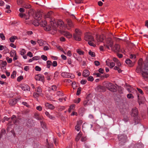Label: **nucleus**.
<instances>
[{"mask_svg":"<svg viewBox=\"0 0 148 148\" xmlns=\"http://www.w3.org/2000/svg\"><path fill=\"white\" fill-rule=\"evenodd\" d=\"M41 58L45 61H46L47 60V57L44 55H42L41 56Z\"/></svg>","mask_w":148,"mask_h":148,"instance_id":"603ef678","label":"nucleus"},{"mask_svg":"<svg viewBox=\"0 0 148 148\" xmlns=\"http://www.w3.org/2000/svg\"><path fill=\"white\" fill-rule=\"evenodd\" d=\"M82 75L84 77H87L90 75V72L88 70H85L83 72Z\"/></svg>","mask_w":148,"mask_h":148,"instance_id":"6ab92c4d","label":"nucleus"},{"mask_svg":"<svg viewBox=\"0 0 148 148\" xmlns=\"http://www.w3.org/2000/svg\"><path fill=\"white\" fill-rule=\"evenodd\" d=\"M66 21L67 23V25L69 27V28L67 27V28L68 29H69L70 28L73 27H74V24L72 21L70 19L67 18ZM67 27V26H66Z\"/></svg>","mask_w":148,"mask_h":148,"instance_id":"f8f14e48","label":"nucleus"},{"mask_svg":"<svg viewBox=\"0 0 148 148\" xmlns=\"http://www.w3.org/2000/svg\"><path fill=\"white\" fill-rule=\"evenodd\" d=\"M33 96L35 98H38L39 96L37 92L34 93Z\"/></svg>","mask_w":148,"mask_h":148,"instance_id":"338daca9","label":"nucleus"},{"mask_svg":"<svg viewBox=\"0 0 148 148\" xmlns=\"http://www.w3.org/2000/svg\"><path fill=\"white\" fill-rule=\"evenodd\" d=\"M35 69L36 71H40L41 70V68L38 66H36L35 67Z\"/></svg>","mask_w":148,"mask_h":148,"instance_id":"6e6d98bb","label":"nucleus"},{"mask_svg":"<svg viewBox=\"0 0 148 148\" xmlns=\"http://www.w3.org/2000/svg\"><path fill=\"white\" fill-rule=\"evenodd\" d=\"M131 114L132 116L134 117H137L138 115V109L136 107L133 108L131 112Z\"/></svg>","mask_w":148,"mask_h":148,"instance_id":"9b49d317","label":"nucleus"},{"mask_svg":"<svg viewBox=\"0 0 148 148\" xmlns=\"http://www.w3.org/2000/svg\"><path fill=\"white\" fill-rule=\"evenodd\" d=\"M127 97L129 99L133 98H134L133 95L131 94H127Z\"/></svg>","mask_w":148,"mask_h":148,"instance_id":"0e129e2a","label":"nucleus"},{"mask_svg":"<svg viewBox=\"0 0 148 148\" xmlns=\"http://www.w3.org/2000/svg\"><path fill=\"white\" fill-rule=\"evenodd\" d=\"M40 58V57L38 56H34L33 58V60H37Z\"/></svg>","mask_w":148,"mask_h":148,"instance_id":"774afa93","label":"nucleus"},{"mask_svg":"<svg viewBox=\"0 0 148 148\" xmlns=\"http://www.w3.org/2000/svg\"><path fill=\"white\" fill-rule=\"evenodd\" d=\"M130 58L131 59H134L136 58V56L135 55L131 54L130 55Z\"/></svg>","mask_w":148,"mask_h":148,"instance_id":"e2e57ef3","label":"nucleus"},{"mask_svg":"<svg viewBox=\"0 0 148 148\" xmlns=\"http://www.w3.org/2000/svg\"><path fill=\"white\" fill-rule=\"evenodd\" d=\"M2 66H1V68H3L5 66H6L7 64L6 62L5 61H2L1 63Z\"/></svg>","mask_w":148,"mask_h":148,"instance_id":"a18cd8bd","label":"nucleus"},{"mask_svg":"<svg viewBox=\"0 0 148 148\" xmlns=\"http://www.w3.org/2000/svg\"><path fill=\"white\" fill-rule=\"evenodd\" d=\"M87 138L86 136H82L81 138V140L82 142H85Z\"/></svg>","mask_w":148,"mask_h":148,"instance_id":"5fc2aeb1","label":"nucleus"},{"mask_svg":"<svg viewBox=\"0 0 148 148\" xmlns=\"http://www.w3.org/2000/svg\"><path fill=\"white\" fill-rule=\"evenodd\" d=\"M98 91L99 92H104L106 91V88L100 85L98 86L97 87Z\"/></svg>","mask_w":148,"mask_h":148,"instance_id":"f3484780","label":"nucleus"},{"mask_svg":"<svg viewBox=\"0 0 148 148\" xmlns=\"http://www.w3.org/2000/svg\"><path fill=\"white\" fill-rule=\"evenodd\" d=\"M40 25L44 27L47 25V22L45 20L42 21L40 23Z\"/></svg>","mask_w":148,"mask_h":148,"instance_id":"5701e85b","label":"nucleus"},{"mask_svg":"<svg viewBox=\"0 0 148 148\" xmlns=\"http://www.w3.org/2000/svg\"><path fill=\"white\" fill-rule=\"evenodd\" d=\"M0 37L1 38L2 40H5V37L4 35V34L3 33H0Z\"/></svg>","mask_w":148,"mask_h":148,"instance_id":"de8ad7c7","label":"nucleus"},{"mask_svg":"<svg viewBox=\"0 0 148 148\" xmlns=\"http://www.w3.org/2000/svg\"><path fill=\"white\" fill-rule=\"evenodd\" d=\"M45 114L46 115L48 116L49 118L51 119H54V117L53 116H52L51 115L49 112L47 111H46L45 112Z\"/></svg>","mask_w":148,"mask_h":148,"instance_id":"bb28decb","label":"nucleus"},{"mask_svg":"<svg viewBox=\"0 0 148 148\" xmlns=\"http://www.w3.org/2000/svg\"><path fill=\"white\" fill-rule=\"evenodd\" d=\"M23 79V76L21 75L19 76L17 78V80L18 82H20L22 79Z\"/></svg>","mask_w":148,"mask_h":148,"instance_id":"09e8293b","label":"nucleus"},{"mask_svg":"<svg viewBox=\"0 0 148 148\" xmlns=\"http://www.w3.org/2000/svg\"><path fill=\"white\" fill-rule=\"evenodd\" d=\"M84 39L86 41H95V39L90 34H86L84 37Z\"/></svg>","mask_w":148,"mask_h":148,"instance_id":"9d476101","label":"nucleus"},{"mask_svg":"<svg viewBox=\"0 0 148 148\" xmlns=\"http://www.w3.org/2000/svg\"><path fill=\"white\" fill-rule=\"evenodd\" d=\"M61 75L64 78H71L72 79L74 78V75L66 72H63L61 73Z\"/></svg>","mask_w":148,"mask_h":148,"instance_id":"0eeeda50","label":"nucleus"},{"mask_svg":"<svg viewBox=\"0 0 148 148\" xmlns=\"http://www.w3.org/2000/svg\"><path fill=\"white\" fill-rule=\"evenodd\" d=\"M138 73L142 72V75L144 79L148 78V62L143 63L140 59L138 62V66L136 69Z\"/></svg>","mask_w":148,"mask_h":148,"instance_id":"f257e3e1","label":"nucleus"},{"mask_svg":"<svg viewBox=\"0 0 148 148\" xmlns=\"http://www.w3.org/2000/svg\"><path fill=\"white\" fill-rule=\"evenodd\" d=\"M50 23L53 29L55 31L56 30V28L58 26L62 28L64 26V23L61 20H59L57 22L55 20L51 21Z\"/></svg>","mask_w":148,"mask_h":148,"instance_id":"7ed1b4c3","label":"nucleus"},{"mask_svg":"<svg viewBox=\"0 0 148 148\" xmlns=\"http://www.w3.org/2000/svg\"><path fill=\"white\" fill-rule=\"evenodd\" d=\"M132 62V61L131 60L129 59H127L125 61V63L128 65H130V66H131V65Z\"/></svg>","mask_w":148,"mask_h":148,"instance_id":"4c0bfd02","label":"nucleus"},{"mask_svg":"<svg viewBox=\"0 0 148 148\" xmlns=\"http://www.w3.org/2000/svg\"><path fill=\"white\" fill-rule=\"evenodd\" d=\"M25 53V50L24 49H23L20 52V54L22 56L24 55Z\"/></svg>","mask_w":148,"mask_h":148,"instance_id":"8fccbe9b","label":"nucleus"},{"mask_svg":"<svg viewBox=\"0 0 148 148\" xmlns=\"http://www.w3.org/2000/svg\"><path fill=\"white\" fill-rule=\"evenodd\" d=\"M52 27L50 25H46L45 27H44V29L47 31H49L51 29Z\"/></svg>","mask_w":148,"mask_h":148,"instance_id":"cd10ccee","label":"nucleus"},{"mask_svg":"<svg viewBox=\"0 0 148 148\" xmlns=\"http://www.w3.org/2000/svg\"><path fill=\"white\" fill-rule=\"evenodd\" d=\"M47 66L48 68H49L52 65V62L50 60H48L47 62Z\"/></svg>","mask_w":148,"mask_h":148,"instance_id":"f704fd0d","label":"nucleus"},{"mask_svg":"<svg viewBox=\"0 0 148 148\" xmlns=\"http://www.w3.org/2000/svg\"><path fill=\"white\" fill-rule=\"evenodd\" d=\"M28 16H25V18L26 20H28L29 19V17L31 15L33 16V18L37 21H39L42 17V13L41 12H38L34 13L33 10H29L28 12Z\"/></svg>","mask_w":148,"mask_h":148,"instance_id":"f03ea898","label":"nucleus"},{"mask_svg":"<svg viewBox=\"0 0 148 148\" xmlns=\"http://www.w3.org/2000/svg\"><path fill=\"white\" fill-rule=\"evenodd\" d=\"M11 123V121H9V123L7 125L8 127L7 129V130L8 132H9V131H10V129L11 128V126L12 125Z\"/></svg>","mask_w":148,"mask_h":148,"instance_id":"72a5a7b5","label":"nucleus"},{"mask_svg":"<svg viewBox=\"0 0 148 148\" xmlns=\"http://www.w3.org/2000/svg\"><path fill=\"white\" fill-rule=\"evenodd\" d=\"M45 106L47 108L51 110H53L55 108V107L52 104L47 103L45 104Z\"/></svg>","mask_w":148,"mask_h":148,"instance_id":"aec40b11","label":"nucleus"},{"mask_svg":"<svg viewBox=\"0 0 148 148\" xmlns=\"http://www.w3.org/2000/svg\"><path fill=\"white\" fill-rule=\"evenodd\" d=\"M106 44V45H104L106 48L109 49L110 47L112 49L113 47V41L111 39H109L107 41Z\"/></svg>","mask_w":148,"mask_h":148,"instance_id":"1a4fd4ad","label":"nucleus"},{"mask_svg":"<svg viewBox=\"0 0 148 148\" xmlns=\"http://www.w3.org/2000/svg\"><path fill=\"white\" fill-rule=\"evenodd\" d=\"M17 37L15 36H11L10 38V41L11 42H14L15 40L17 38Z\"/></svg>","mask_w":148,"mask_h":148,"instance_id":"7c9ffc66","label":"nucleus"},{"mask_svg":"<svg viewBox=\"0 0 148 148\" xmlns=\"http://www.w3.org/2000/svg\"><path fill=\"white\" fill-rule=\"evenodd\" d=\"M115 65V64L114 62H112L110 63V66H109L111 68H112Z\"/></svg>","mask_w":148,"mask_h":148,"instance_id":"bf43d9fd","label":"nucleus"},{"mask_svg":"<svg viewBox=\"0 0 148 148\" xmlns=\"http://www.w3.org/2000/svg\"><path fill=\"white\" fill-rule=\"evenodd\" d=\"M63 34L65 37L69 38H70L72 37V34L67 31H64V32Z\"/></svg>","mask_w":148,"mask_h":148,"instance_id":"412c9836","label":"nucleus"},{"mask_svg":"<svg viewBox=\"0 0 148 148\" xmlns=\"http://www.w3.org/2000/svg\"><path fill=\"white\" fill-rule=\"evenodd\" d=\"M52 65L54 67H56L57 65V63L56 61H53L52 63Z\"/></svg>","mask_w":148,"mask_h":148,"instance_id":"052dcab7","label":"nucleus"},{"mask_svg":"<svg viewBox=\"0 0 148 148\" xmlns=\"http://www.w3.org/2000/svg\"><path fill=\"white\" fill-rule=\"evenodd\" d=\"M75 129L77 131H79L80 129V127L77 125L75 127Z\"/></svg>","mask_w":148,"mask_h":148,"instance_id":"13d9d810","label":"nucleus"},{"mask_svg":"<svg viewBox=\"0 0 148 148\" xmlns=\"http://www.w3.org/2000/svg\"><path fill=\"white\" fill-rule=\"evenodd\" d=\"M32 122L33 121L32 119H28L27 123V126L28 127H32Z\"/></svg>","mask_w":148,"mask_h":148,"instance_id":"c756f323","label":"nucleus"},{"mask_svg":"<svg viewBox=\"0 0 148 148\" xmlns=\"http://www.w3.org/2000/svg\"><path fill=\"white\" fill-rule=\"evenodd\" d=\"M21 87L22 89L24 91L28 90L29 89V87L27 84H22L21 86Z\"/></svg>","mask_w":148,"mask_h":148,"instance_id":"a211bd4d","label":"nucleus"},{"mask_svg":"<svg viewBox=\"0 0 148 148\" xmlns=\"http://www.w3.org/2000/svg\"><path fill=\"white\" fill-rule=\"evenodd\" d=\"M26 23L27 24H28L29 25H30L31 24H33V25H34V26H38L39 24V21H30V22L28 23L27 22H26Z\"/></svg>","mask_w":148,"mask_h":148,"instance_id":"2eb2a0df","label":"nucleus"},{"mask_svg":"<svg viewBox=\"0 0 148 148\" xmlns=\"http://www.w3.org/2000/svg\"><path fill=\"white\" fill-rule=\"evenodd\" d=\"M120 46L119 45L116 44L113 47L112 50L118 53L119 52Z\"/></svg>","mask_w":148,"mask_h":148,"instance_id":"ddd939ff","label":"nucleus"},{"mask_svg":"<svg viewBox=\"0 0 148 148\" xmlns=\"http://www.w3.org/2000/svg\"><path fill=\"white\" fill-rule=\"evenodd\" d=\"M17 3L18 5H22L23 4V0H17Z\"/></svg>","mask_w":148,"mask_h":148,"instance_id":"58836bf2","label":"nucleus"},{"mask_svg":"<svg viewBox=\"0 0 148 148\" xmlns=\"http://www.w3.org/2000/svg\"><path fill=\"white\" fill-rule=\"evenodd\" d=\"M87 80L88 81L92 82L94 80V78L92 76H90L87 78Z\"/></svg>","mask_w":148,"mask_h":148,"instance_id":"3c124183","label":"nucleus"},{"mask_svg":"<svg viewBox=\"0 0 148 148\" xmlns=\"http://www.w3.org/2000/svg\"><path fill=\"white\" fill-rule=\"evenodd\" d=\"M21 6L23 7L26 9H29L31 7V5L27 3L24 4Z\"/></svg>","mask_w":148,"mask_h":148,"instance_id":"393cba45","label":"nucleus"},{"mask_svg":"<svg viewBox=\"0 0 148 148\" xmlns=\"http://www.w3.org/2000/svg\"><path fill=\"white\" fill-rule=\"evenodd\" d=\"M82 135V134L80 132L77 134L75 138V140L77 142L79 141Z\"/></svg>","mask_w":148,"mask_h":148,"instance_id":"2f4dec72","label":"nucleus"},{"mask_svg":"<svg viewBox=\"0 0 148 148\" xmlns=\"http://www.w3.org/2000/svg\"><path fill=\"white\" fill-rule=\"evenodd\" d=\"M89 54L92 57H94L95 56V53L90 51L89 52Z\"/></svg>","mask_w":148,"mask_h":148,"instance_id":"37998d69","label":"nucleus"},{"mask_svg":"<svg viewBox=\"0 0 148 148\" xmlns=\"http://www.w3.org/2000/svg\"><path fill=\"white\" fill-rule=\"evenodd\" d=\"M104 39L102 36H97V40L98 42H102Z\"/></svg>","mask_w":148,"mask_h":148,"instance_id":"b1692460","label":"nucleus"},{"mask_svg":"<svg viewBox=\"0 0 148 148\" xmlns=\"http://www.w3.org/2000/svg\"><path fill=\"white\" fill-rule=\"evenodd\" d=\"M16 72L15 71H13L12 74H11V77L12 78H14L16 76Z\"/></svg>","mask_w":148,"mask_h":148,"instance_id":"a19ab883","label":"nucleus"},{"mask_svg":"<svg viewBox=\"0 0 148 148\" xmlns=\"http://www.w3.org/2000/svg\"><path fill=\"white\" fill-rule=\"evenodd\" d=\"M17 102V99H13L10 100L8 101L9 105L10 106H14Z\"/></svg>","mask_w":148,"mask_h":148,"instance_id":"4468645a","label":"nucleus"},{"mask_svg":"<svg viewBox=\"0 0 148 148\" xmlns=\"http://www.w3.org/2000/svg\"><path fill=\"white\" fill-rule=\"evenodd\" d=\"M51 12H48L46 15L45 17V18H50V16H51Z\"/></svg>","mask_w":148,"mask_h":148,"instance_id":"864d4df0","label":"nucleus"},{"mask_svg":"<svg viewBox=\"0 0 148 148\" xmlns=\"http://www.w3.org/2000/svg\"><path fill=\"white\" fill-rule=\"evenodd\" d=\"M82 121L81 120H80L79 121H77V125H78L80 127L82 124Z\"/></svg>","mask_w":148,"mask_h":148,"instance_id":"4d7b16f0","label":"nucleus"},{"mask_svg":"<svg viewBox=\"0 0 148 148\" xmlns=\"http://www.w3.org/2000/svg\"><path fill=\"white\" fill-rule=\"evenodd\" d=\"M94 41H88V44L90 46L95 47L96 46L95 44L93 42Z\"/></svg>","mask_w":148,"mask_h":148,"instance_id":"ea45409f","label":"nucleus"},{"mask_svg":"<svg viewBox=\"0 0 148 148\" xmlns=\"http://www.w3.org/2000/svg\"><path fill=\"white\" fill-rule=\"evenodd\" d=\"M75 33L73 34V37L75 40L77 41H80L81 38L80 37L81 32L80 30L77 29H75Z\"/></svg>","mask_w":148,"mask_h":148,"instance_id":"39448f33","label":"nucleus"},{"mask_svg":"<svg viewBox=\"0 0 148 148\" xmlns=\"http://www.w3.org/2000/svg\"><path fill=\"white\" fill-rule=\"evenodd\" d=\"M77 52L79 55H83L84 54V51L81 50L80 49H77Z\"/></svg>","mask_w":148,"mask_h":148,"instance_id":"e433bc0d","label":"nucleus"},{"mask_svg":"<svg viewBox=\"0 0 148 148\" xmlns=\"http://www.w3.org/2000/svg\"><path fill=\"white\" fill-rule=\"evenodd\" d=\"M35 79L36 80L40 81L43 83L45 82V77L44 76L41 74L36 75L35 76Z\"/></svg>","mask_w":148,"mask_h":148,"instance_id":"6e6552de","label":"nucleus"},{"mask_svg":"<svg viewBox=\"0 0 148 148\" xmlns=\"http://www.w3.org/2000/svg\"><path fill=\"white\" fill-rule=\"evenodd\" d=\"M105 86L110 91L113 92L116 91V86L112 83H108L105 84Z\"/></svg>","mask_w":148,"mask_h":148,"instance_id":"423d86ee","label":"nucleus"},{"mask_svg":"<svg viewBox=\"0 0 148 148\" xmlns=\"http://www.w3.org/2000/svg\"><path fill=\"white\" fill-rule=\"evenodd\" d=\"M114 69L115 70H117L118 71V72L119 73H121L122 71L119 68V67L117 66H115Z\"/></svg>","mask_w":148,"mask_h":148,"instance_id":"c9c22d12","label":"nucleus"},{"mask_svg":"<svg viewBox=\"0 0 148 148\" xmlns=\"http://www.w3.org/2000/svg\"><path fill=\"white\" fill-rule=\"evenodd\" d=\"M51 89L53 91H55L56 90L57 87L56 85H53L51 86Z\"/></svg>","mask_w":148,"mask_h":148,"instance_id":"680f3d73","label":"nucleus"},{"mask_svg":"<svg viewBox=\"0 0 148 148\" xmlns=\"http://www.w3.org/2000/svg\"><path fill=\"white\" fill-rule=\"evenodd\" d=\"M27 56H29L30 58L33 57L32 53L30 51L28 52L27 53Z\"/></svg>","mask_w":148,"mask_h":148,"instance_id":"69168bd1","label":"nucleus"},{"mask_svg":"<svg viewBox=\"0 0 148 148\" xmlns=\"http://www.w3.org/2000/svg\"><path fill=\"white\" fill-rule=\"evenodd\" d=\"M127 136L125 134L119 135L118 136V139L120 145H124L127 141Z\"/></svg>","mask_w":148,"mask_h":148,"instance_id":"20e7f679","label":"nucleus"},{"mask_svg":"<svg viewBox=\"0 0 148 148\" xmlns=\"http://www.w3.org/2000/svg\"><path fill=\"white\" fill-rule=\"evenodd\" d=\"M10 54L11 57H13L14 55L15 56L16 55V51L14 50H12L10 52Z\"/></svg>","mask_w":148,"mask_h":148,"instance_id":"473e14b6","label":"nucleus"},{"mask_svg":"<svg viewBox=\"0 0 148 148\" xmlns=\"http://www.w3.org/2000/svg\"><path fill=\"white\" fill-rule=\"evenodd\" d=\"M5 130L4 129H2L0 132V138H1L3 136L5 135Z\"/></svg>","mask_w":148,"mask_h":148,"instance_id":"a878e982","label":"nucleus"},{"mask_svg":"<svg viewBox=\"0 0 148 148\" xmlns=\"http://www.w3.org/2000/svg\"><path fill=\"white\" fill-rule=\"evenodd\" d=\"M34 116V118L38 120H40L42 119V117L37 113H35Z\"/></svg>","mask_w":148,"mask_h":148,"instance_id":"4be33fe9","label":"nucleus"},{"mask_svg":"<svg viewBox=\"0 0 148 148\" xmlns=\"http://www.w3.org/2000/svg\"><path fill=\"white\" fill-rule=\"evenodd\" d=\"M6 60L9 63H11L12 61V58H10L8 57H6Z\"/></svg>","mask_w":148,"mask_h":148,"instance_id":"c03bdc74","label":"nucleus"},{"mask_svg":"<svg viewBox=\"0 0 148 148\" xmlns=\"http://www.w3.org/2000/svg\"><path fill=\"white\" fill-rule=\"evenodd\" d=\"M36 91L39 96L42 97L43 96V94L42 92V88L40 87H38Z\"/></svg>","mask_w":148,"mask_h":148,"instance_id":"dca6fc26","label":"nucleus"},{"mask_svg":"<svg viewBox=\"0 0 148 148\" xmlns=\"http://www.w3.org/2000/svg\"><path fill=\"white\" fill-rule=\"evenodd\" d=\"M44 75H46V78L49 81L51 80L50 79V76H51V75H50L49 74H48V73L47 72H46L44 73Z\"/></svg>","mask_w":148,"mask_h":148,"instance_id":"c85d7f7f","label":"nucleus"},{"mask_svg":"<svg viewBox=\"0 0 148 148\" xmlns=\"http://www.w3.org/2000/svg\"><path fill=\"white\" fill-rule=\"evenodd\" d=\"M81 88L80 87L77 88V91L76 93V95L77 96L79 95L81 93Z\"/></svg>","mask_w":148,"mask_h":148,"instance_id":"79ce46f5","label":"nucleus"},{"mask_svg":"<svg viewBox=\"0 0 148 148\" xmlns=\"http://www.w3.org/2000/svg\"><path fill=\"white\" fill-rule=\"evenodd\" d=\"M84 0H75V3L77 4H80L83 2Z\"/></svg>","mask_w":148,"mask_h":148,"instance_id":"49530a36","label":"nucleus"}]
</instances>
